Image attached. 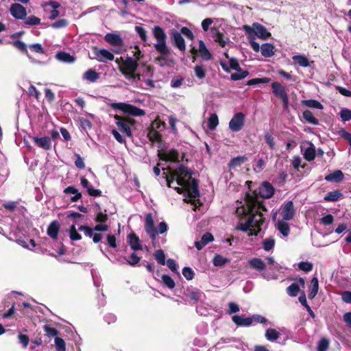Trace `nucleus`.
<instances>
[{
	"label": "nucleus",
	"mask_w": 351,
	"mask_h": 351,
	"mask_svg": "<svg viewBox=\"0 0 351 351\" xmlns=\"http://www.w3.org/2000/svg\"><path fill=\"white\" fill-rule=\"evenodd\" d=\"M193 172L183 165H180L176 170L172 171L169 176L165 177L168 187H172L171 184L176 180L177 184L186 188L190 198H197L200 196L198 180L192 178Z\"/></svg>",
	"instance_id": "1"
},
{
	"label": "nucleus",
	"mask_w": 351,
	"mask_h": 351,
	"mask_svg": "<svg viewBox=\"0 0 351 351\" xmlns=\"http://www.w3.org/2000/svg\"><path fill=\"white\" fill-rule=\"evenodd\" d=\"M147 137L152 144H157L159 148L158 156L160 160L165 162H179V153L178 150L172 149L169 152H164L165 147L160 133H147Z\"/></svg>",
	"instance_id": "2"
},
{
	"label": "nucleus",
	"mask_w": 351,
	"mask_h": 351,
	"mask_svg": "<svg viewBox=\"0 0 351 351\" xmlns=\"http://www.w3.org/2000/svg\"><path fill=\"white\" fill-rule=\"evenodd\" d=\"M245 201L246 207H242L243 215H254L255 219H259L260 215L264 217L261 211L267 212V209L263 202L248 193L245 195Z\"/></svg>",
	"instance_id": "3"
},
{
	"label": "nucleus",
	"mask_w": 351,
	"mask_h": 351,
	"mask_svg": "<svg viewBox=\"0 0 351 351\" xmlns=\"http://www.w3.org/2000/svg\"><path fill=\"white\" fill-rule=\"evenodd\" d=\"M137 67V60L133 58L127 57L119 66V70L126 79L132 83H137L141 80V75L135 73Z\"/></svg>",
	"instance_id": "4"
},
{
	"label": "nucleus",
	"mask_w": 351,
	"mask_h": 351,
	"mask_svg": "<svg viewBox=\"0 0 351 351\" xmlns=\"http://www.w3.org/2000/svg\"><path fill=\"white\" fill-rule=\"evenodd\" d=\"M152 34L156 40L154 44L155 49L161 56H167L170 53V49L167 45V35L164 29L160 26H154L152 28Z\"/></svg>",
	"instance_id": "5"
},
{
	"label": "nucleus",
	"mask_w": 351,
	"mask_h": 351,
	"mask_svg": "<svg viewBox=\"0 0 351 351\" xmlns=\"http://www.w3.org/2000/svg\"><path fill=\"white\" fill-rule=\"evenodd\" d=\"M167 224L165 221H162L159 223L158 231H157L154 226L152 214L151 213H149L148 214L146 215L145 221V229L153 242L156 240V235L158 233L163 234L167 230Z\"/></svg>",
	"instance_id": "6"
},
{
	"label": "nucleus",
	"mask_w": 351,
	"mask_h": 351,
	"mask_svg": "<svg viewBox=\"0 0 351 351\" xmlns=\"http://www.w3.org/2000/svg\"><path fill=\"white\" fill-rule=\"evenodd\" d=\"M242 29L247 34L249 39H254L256 36L262 40H267L271 36L267 29L258 23H254L252 26L244 25Z\"/></svg>",
	"instance_id": "7"
},
{
	"label": "nucleus",
	"mask_w": 351,
	"mask_h": 351,
	"mask_svg": "<svg viewBox=\"0 0 351 351\" xmlns=\"http://www.w3.org/2000/svg\"><path fill=\"white\" fill-rule=\"evenodd\" d=\"M110 107L113 110H119L124 114H127L133 117H141L145 114L143 109L137 108L132 104L123 102L112 103L110 104Z\"/></svg>",
	"instance_id": "8"
},
{
	"label": "nucleus",
	"mask_w": 351,
	"mask_h": 351,
	"mask_svg": "<svg viewBox=\"0 0 351 351\" xmlns=\"http://www.w3.org/2000/svg\"><path fill=\"white\" fill-rule=\"evenodd\" d=\"M115 123L121 132H131L132 130H136L135 120L129 117L114 116Z\"/></svg>",
	"instance_id": "9"
},
{
	"label": "nucleus",
	"mask_w": 351,
	"mask_h": 351,
	"mask_svg": "<svg viewBox=\"0 0 351 351\" xmlns=\"http://www.w3.org/2000/svg\"><path fill=\"white\" fill-rule=\"evenodd\" d=\"M274 193L275 189L272 184L267 181H264L260 184L258 190H254L253 196L256 198L258 196H260L264 199H269L274 195Z\"/></svg>",
	"instance_id": "10"
},
{
	"label": "nucleus",
	"mask_w": 351,
	"mask_h": 351,
	"mask_svg": "<svg viewBox=\"0 0 351 351\" xmlns=\"http://www.w3.org/2000/svg\"><path fill=\"white\" fill-rule=\"evenodd\" d=\"M273 93L280 98L285 109L288 108L289 97L285 87L279 82H274L271 85Z\"/></svg>",
	"instance_id": "11"
},
{
	"label": "nucleus",
	"mask_w": 351,
	"mask_h": 351,
	"mask_svg": "<svg viewBox=\"0 0 351 351\" xmlns=\"http://www.w3.org/2000/svg\"><path fill=\"white\" fill-rule=\"evenodd\" d=\"M169 34L173 45L180 51H184L186 50L185 41L180 32L176 29H171Z\"/></svg>",
	"instance_id": "12"
},
{
	"label": "nucleus",
	"mask_w": 351,
	"mask_h": 351,
	"mask_svg": "<svg viewBox=\"0 0 351 351\" xmlns=\"http://www.w3.org/2000/svg\"><path fill=\"white\" fill-rule=\"evenodd\" d=\"M95 58L100 62H107L114 60V56L112 53L105 49L95 48L93 50Z\"/></svg>",
	"instance_id": "13"
},
{
	"label": "nucleus",
	"mask_w": 351,
	"mask_h": 351,
	"mask_svg": "<svg viewBox=\"0 0 351 351\" xmlns=\"http://www.w3.org/2000/svg\"><path fill=\"white\" fill-rule=\"evenodd\" d=\"M295 215V210L292 201L287 202L282 206L281 216L283 220L289 221L292 219Z\"/></svg>",
	"instance_id": "14"
},
{
	"label": "nucleus",
	"mask_w": 351,
	"mask_h": 351,
	"mask_svg": "<svg viewBox=\"0 0 351 351\" xmlns=\"http://www.w3.org/2000/svg\"><path fill=\"white\" fill-rule=\"evenodd\" d=\"M10 14L16 19H25L27 12L25 7L20 3H13L10 8Z\"/></svg>",
	"instance_id": "15"
},
{
	"label": "nucleus",
	"mask_w": 351,
	"mask_h": 351,
	"mask_svg": "<svg viewBox=\"0 0 351 351\" xmlns=\"http://www.w3.org/2000/svg\"><path fill=\"white\" fill-rule=\"evenodd\" d=\"M245 120L244 114L241 112L237 113L234 115L229 123V127L233 132H237L241 130Z\"/></svg>",
	"instance_id": "16"
},
{
	"label": "nucleus",
	"mask_w": 351,
	"mask_h": 351,
	"mask_svg": "<svg viewBox=\"0 0 351 351\" xmlns=\"http://www.w3.org/2000/svg\"><path fill=\"white\" fill-rule=\"evenodd\" d=\"M127 241L131 249L134 252L143 250V245L140 239L134 232L128 235Z\"/></svg>",
	"instance_id": "17"
},
{
	"label": "nucleus",
	"mask_w": 351,
	"mask_h": 351,
	"mask_svg": "<svg viewBox=\"0 0 351 351\" xmlns=\"http://www.w3.org/2000/svg\"><path fill=\"white\" fill-rule=\"evenodd\" d=\"M32 141L37 147L45 150H49L51 148V140L49 136H32Z\"/></svg>",
	"instance_id": "18"
},
{
	"label": "nucleus",
	"mask_w": 351,
	"mask_h": 351,
	"mask_svg": "<svg viewBox=\"0 0 351 351\" xmlns=\"http://www.w3.org/2000/svg\"><path fill=\"white\" fill-rule=\"evenodd\" d=\"M211 32L215 41L221 47H224L229 42V38L221 33L217 28H211Z\"/></svg>",
	"instance_id": "19"
},
{
	"label": "nucleus",
	"mask_w": 351,
	"mask_h": 351,
	"mask_svg": "<svg viewBox=\"0 0 351 351\" xmlns=\"http://www.w3.org/2000/svg\"><path fill=\"white\" fill-rule=\"evenodd\" d=\"M184 295L193 300L194 302H197L203 294V293L197 288H187L184 293Z\"/></svg>",
	"instance_id": "20"
},
{
	"label": "nucleus",
	"mask_w": 351,
	"mask_h": 351,
	"mask_svg": "<svg viewBox=\"0 0 351 351\" xmlns=\"http://www.w3.org/2000/svg\"><path fill=\"white\" fill-rule=\"evenodd\" d=\"M249 217L245 223H239L236 229L246 232L250 230L258 219H255L254 215H248Z\"/></svg>",
	"instance_id": "21"
},
{
	"label": "nucleus",
	"mask_w": 351,
	"mask_h": 351,
	"mask_svg": "<svg viewBox=\"0 0 351 351\" xmlns=\"http://www.w3.org/2000/svg\"><path fill=\"white\" fill-rule=\"evenodd\" d=\"M60 228V223L56 220L53 221L49 225L47 230V233L52 239L56 240L58 238Z\"/></svg>",
	"instance_id": "22"
},
{
	"label": "nucleus",
	"mask_w": 351,
	"mask_h": 351,
	"mask_svg": "<svg viewBox=\"0 0 351 351\" xmlns=\"http://www.w3.org/2000/svg\"><path fill=\"white\" fill-rule=\"evenodd\" d=\"M105 40L113 46L121 47L123 45L121 37L116 34L108 33L104 37Z\"/></svg>",
	"instance_id": "23"
},
{
	"label": "nucleus",
	"mask_w": 351,
	"mask_h": 351,
	"mask_svg": "<svg viewBox=\"0 0 351 351\" xmlns=\"http://www.w3.org/2000/svg\"><path fill=\"white\" fill-rule=\"evenodd\" d=\"M232 321L237 326H249L252 324L253 319L252 317H243L236 315L232 317Z\"/></svg>",
	"instance_id": "24"
},
{
	"label": "nucleus",
	"mask_w": 351,
	"mask_h": 351,
	"mask_svg": "<svg viewBox=\"0 0 351 351\" xmlns=\"http://www.w3.org/2000/svg\"><path fill=\"white\" fill-rule=\"evenodd\" d=\"M249 265L251 268H253L258 271H264L266 269V265L265 262L258 258H253L249 261Z\"/></svg>",
	"instance_id": "25"
},
{
	"label": "nucleus",
	"mask_w": 351,
	"mask_h": 351,
	"mask_svg": "<svg viewBox=\"0 0 351 351\" xmlns=\"http://www.w3.org/2000/svg\"><path fill=\"white\" fill-rule=\"evenodd\" d=\"M261 51L265 58H270L274 55V46L271 43H264L261 46Z\"/></svg>",
	"instance_id": "26"
},
{
	"label": "nucleus",
	"mask_w": 351,
	"mask_h": 351,
	"mask_svg": "<svg viewBox=\"0 0 351 351\" xmlns=\"http://www.w3.org/2000/svg\"><path fill=\"white\" fill-rule=\"evenodd\" d=\"M56 58L58 60L65 63H73L75 58L69 53L64 51H59L56 53Z\"/></svg>",
	"instance_id": "27"
},
{
	"label": "nucleus",
	"mask_w": 351,
	"mask_h": 351,
	"mask_svg": "<svg viewBox=\"0 0 351 351\" xmlns=\"http://www.w3.org/2000/svg\"><path fill=\"white\" fill-rule=\"evenodd\" d=\"M199 51L203 60H209L212 58V55L203 40L199 41Z\"/></svg>",
	"instance_id": "28"
},
{
	"label": "nucleus",
	"mask_w": 351,
	"mask_h": 351,
	"mask_svg": "<svg viewBox=\"0 0 351 351\" xmlns=\"http://www.w3.org/2000/svg\"><path fill=\"white\" fill-rule=\"evenodd\" d=\"M318 288V279L317 277H313L311 282L310 290L308 295L309 299L312 300L315 298L317 293Z\"/></svg>",
	"instance_id": "29"
},
{
	"label": "nucleus",
	"mask_w": 351,
	"mask_h": 351,
	"mask_svg": "<svg viewBox=\"0 0 351 351\" xmlns=\"http://www.w3.org/2000/svg\"><path fill=\"white\" fill-rule=\"evenodd\" d=\"M99 77V74L95 70L90 69L83 75V79L90 82H96Z\"/></svg>",
	"instance_id": "30"
},
{
	"label": "nucleus",
	"mask_w": 351,
	"mask_h": 351,
	"mask_svg": "<svg viewBox=\"0 0 351 351\" xmlns=\"http://www.w3.org/2000/svg\"><path fill=\"white\" fill-rule=\"evenodd\" d=\"M247 160V158L245 156H240L233 158L230 161L228 166L230 169H234L237 167H240L243 162Z\"/></svg>",
	"instance_id": "31"
},
{
	"label": "nucleus",
	"mask_w": 351,
	"mask_h": 351,
	"mask_svg": "<svg viewBox=\"0 0 351 351\" xmlns=\"http://www.w3.org/2000/svg\"><path fill=\"white\" fill-rule=\"evenodd\" d=\"M277 229L284 236L287 237L290 232V226L289 223L282 220L277 223Z\"/></svg>",
	"instance_id": "32"
},
{
	"label": "nucleus",
	"mask_w": 351,
	"mask_h": 351,
	"mask_svg": "<svg viewBox=\"0 0 351 351\" xmlns=\"http://www.w3.org/2000/svg\"><path fill=\"white\" fill-rule=\"evenodd\" d=\"M265 218L263 217L262 215H260L259 219L256 220L254 224L253 225V226H254L256 228V230H250V233L249 234V235L250 236V235L257 236L258 234V233L261 231V226L265 223Z\"/></svg>",
	"instance_id": "33"
},
{
	"label": "nucleus",
	"mask_w": 351,
	"mask_h": 351,
	"mask_svg": "<svg viewBox=\"0 0 351 351\" xmlns=\"http://www.w3.org/2000/svg\"><path fill=\"white\" fill-rule=\"evenodd\" d=\"M292 59L295 64H298L300 66L307 67L309 66V60L304 56H302V55L293 56L292 57Z\"/></svg>",
	"instance_id": "34"
},
{
	"label": "nucleus",
	"mask_w": 351,
	"mask_h": 351,
	"mask_svg": "<svg viewBox=\"0 0 351 351\" xmlns=\"http://www.w3.org/2000/svg\"><path fill=\"white\" fill-rule=\"evenodd\" d=\"M302 119L304 121L313 124L317 125L318 123V120L314 117L313 113L308 110H304L302 114Z\"/></svg>",
	"instance_id": "35"
},
{
	"label": "nucleus",
	"mask_w": 351,
	"mask_h": 351,
	"mask_svg": "<svg viewBox=\"0 0 351 351\" xmlns=\"http://www.w3.org/2000/svg\"><path fill=\"white\" fill-rule=\"evenodd\" d=\"M280 336V333L273 328H268L265 331V337L271 341H276Z\"/></svg>",
	"instance_id": "36"
},
{
	"label": "nucleus",
	"mask_w": 351,
	"mask_h": 351,
	"mask_svg": "<svg viewBox=\"0 0 351 351\" xmlns=\"http://www.w3.org/2000/svg\"><path fill=\"white\" fill-rule=\"evenodd\" d=\"M302 104L311 108L322 109V105L315 99L302 100Z\"/></svg>",
	"instance_id": "37"
},
{
	"label": "nucleus",
	"mask_w": 351,
	"mask_h": 351,
	"mask_svg": "<svg viewBox=\"0 0 351 351\" xmlns=\"http://www.w3.org/2000/svg\"><path fill=\"white\" fill-rule=\"evenodd\" d=\"M43 330L45 332V335L48 337H56L58 334V331L56 328L51 326L50 324H45L43 326Z\"/></svg>",
	"instance_id": "38"
},
{
	"label": "nucleus",
	"mask_w": 351,
	"mask_h": 351,
	"mask_svg": "<svg viewBox=\"0 0 351 351\" xmlns=\"http://www.w3.org/2000/svg\"><path fill=\"white\" fill-rule=\"evenodd\" d=\"M194 72L198 79H204L206 77V69L202 64H197L194 67Z\"/></svg>",
	"instance_id": "39"
},
{
	"label": "nucleus",
	"mask_w": 351,
	"mask_h": 351,
	"mask_svg": "<svg viewBox=\"0 0 351 351\" xmlns=\"http://www.w3.org/2000/svg\"><path fill=\"white\" fill-rule=\"evenodd\" d=\"M123 258L126 261L128 264H129L131 266H135L136 265L141 261V257L137 256L136 252L134 251L133 253L131 254V255L127 258L123 257Z\"/></svg>",
	"instance_id": "40"
},
{
	"label": "nucleus",
	"mask_w": 351,
	"mask_h": 351,
	"mask_svg": "<svg viewBox=\"0 0 351 351\" xmlns=\"http://www.w3.org/2000/svg\"><path fill=\"white\" fill-rule=\"evenodd\" d=\"M300 292L299 285L293 282L287 288V293L291 297H295Z\"/></svg>",
	"instance_id": "41"
},
{
	"label": "nucleus",
	"mask_w": 351,
	"mask_h": 351,
	"mask_svg": "<svg viewBox=\"0 0 351 351\" xmlns=\"http://www.w3.org/2000/svg\"><path fill=\"white\" fill-rule=\"evenodd\" d=\"M162 283L167 287V288L170 289H173L175 286V282L172 279V278L167 275V274H163L161 277Z\"/></svg>",
	"instance_id": "42"
},
{
	"label": "nucleus",
	"mask_w": 351,
	"mask_h": 351,
	"mask_svg": "<svg viewBox=\"0 0 351 351\" xmlns=\"http://www.w3.org/2000/svg\"><path fill=\"white\" fill-rule=\"evenodd\" d=\"M343 178L344 176L341 170H335L330 173V182H340Z\"/></svg>",
	"instance_id": "43"
},
{
	"label": "nucleus",
	"mask_w": 351,
	"mask_h": 351,
	"mask_svg": "<svg viewBox=\"0 0 351 351\" xmlns=\"http://www.w3.org/2000/svg\"><path fill=\"white\" fill-rule=\"evenodd\" d=\"M219 124L218 117L216 114H212L208 120V127L210 130H214Z\"/></svg>",
	"instance_id": "44"
},
{
	"label": "nucleus",
	"mask_w": 351,
	"mask_h": 351,
	"mask_svg": "<svg viewBox=\"0 0 351 351\" xmlns=\"http://www.w3.org/2000/svg\"><path fill=\"white\" fill-rule=\"evenodd\" d=\"M69 237H70V239L72 240V241H79V240L82 239V236H81L80 234H79L77 232L75 224H73L70 227Z\"/></svg>",
	"instance_id": "45"
},
{
	"label": "nucleus",
	"mask_w": 351,
	"mask_h": 351,
	"mask_svg": "<svg viewBox=\"0 0 351 351\" xmlns=\"http://www.w3.org/2000/svg\"><path fill=\"white\" fill-rule=\"evenodd\" d=\"M155 259L157 261V262L161 265H165V254L162 250H158L155 252L154 254Z\"/></svg>",
	"instance_id": "46"
},
{
	"label": "nucleus",
	"mask_w": 351,
	"mask_h": 351,
	"mask_svg": "<svg viewBox=\"0 0 351 351\" xmlns=\"http://www.w3.org/2000/svg\"><path fill=\"white\" fill-rule=\"evenodd\" d=\"M228 261V259L223 257L221 255L216 254L213 258V265L217 267H220L224 265Z\"/></svg>",
	"instance_id": "47"
},
{
	"label": "nucleus",
	"mask_w": 351,
	"mask_h": 351,
	"mask_svg": "<svg viewBox=\"0 0 351 351\" xmlns=\"http://www.w3.org/2000/svg\"><path fill=\"white\" fill-rule=\"evenodd\" d=\"M275 239L273 238H267L263 241V247L265 251H270L274 247Z\"/></svg>",
	"instance_id": "48"
},
{
	"label": "nucleus",
	"mask_w": 351,
	"mask_h": 351,
	"mask_svg": "<svg viewBox=\"0 0 351 351\" xmlns=\"http://www.w3.org/2000/svg\"><path fill=\"white\" fill-rule=\"evenodd\" d=\"M248 75L249 72L247 71L241 69L240 71H237V73L232 74L230 78L232 80L237 81L246 77Z\"/></svg>",
	"instance_id": "49"
},
{
	"label": "nucleus",
	"mask_w": 351,
	"mask_h": 351,
	"mask_svg": "<svg viewBox=\"0 0 351 351\" xmlns=\"http://www.w3.org/2000/svg\"><path fill=\"white\" fill-rule=\"evenodd\" d=\"M24 23L27 25H37L40 23V19L34 15H30L25 17Z\"/></svg>",
	"instance_id": "50"
},
{
	"label": "nucleus",
	"mask_w": 351,
	"mask_h": 351,
	"mask_svg": "<svg viewBox=\"0 0 351 351\" xmlns=\"http://www.w3.org/2000/svg\"><path fill=\"white\" fill-rule=\"evenodd\" d=\"M56 351H66V343L63 339L56 337L55 338Z\"/></svg>",
	"instance_id": "51"
},
{
	"label": "nucleus",
	"mask_w": 351,
	"mask_h": 351,
	"mask_svg": "<svg viewBox=\"0 0 351 351\" xmlns=\"http://www.w3.org/2000/svg\"><path fill=\"white\" fill-rule=\"evenodd\" d=\"M182 274L187 280H191L195 276V273L191 267H184L182 269Z\"/></svg>",
	"instance_id": "52"
},
{
	"label": "nucleus",
	"mask_w": 351,
	"mask_h": 351,
	"mask_svg": "<svg viewBox=\"0 0 351 351\" xmlns=\"http://www.w3.org/2000/svg\"><path fill=\"white\" fill-rule=\"evenodd\" d=\"M313 265L311 263L306 261V262H300L298 264V268L305 272H309L313 269Z\"/></svg>",
	"instance_id": "53"
},
{
	"label": "nucleus",
	"mask_w": 351,
	"mask_h": 351,
	"mask_svg": "<svg viewBox=\"0 0 351 351\" xmlns=\"http://www.w3.org/2000/svg\"><path fill=\"white\" fill-rule=\"evenodd\" d=\"M94 220L97 223H106L108 220V216L107 214L100 211L96 213Z\"/></svg>",
	"instance_id": "54"
},
{
	"label": "nucleus",
	"mask_w": 351,
	"mask_h": 351,
	"mask_svg": "<svg viewBox=\"0 0 351 351\" xmlns=\"http://www.w3.org/2000/svg\"><path fill=\"white\" fill-rule=\"evenodd\" d=\"M329 346V341L326 338H322L317 344V351H326Z\"/></svg>",
	"instance_id": "55"
},
{
	"label": "nucleus",
	"mask_w": 351,
	"mask_h": 351,
	"mask_svg": "<svg viewBox=\"0 0 351 351\" xmlns=\"http://www.w3.org/2000/svg\"><path fill=\"white\" fill-rule=\"evenodd\" d=\"M304 158L308 161L313 160L315 157V149L311 147L307 148L304 152Z\"/></svg>",
	"instance_id": "56"
},
{
	"label": "nucleus",
	"mask_w": 351,
	"mask_h": 351,
	"mask_svg": "<svg viewBox=\"0 0 351 351\" xmlns=\"http://www.w3.org/2000/svg\"><path fill=\"white\" fill-rule=\"evenodd\" d=\"M78 230L83 231L85 235L89 237H92L95 232L94 228H90L86 225L80 226Z\"/></svg>",
	"instance_id": "57"
},
{
	"label": "nucleus",
	"mask_w": 351,
	"mask_h": 351,
	"mask_svg": "<svg viewBox=\"0 0 351 351\" xmlns=\"http://www.w3.org/2000/svg\"><path fill=\"white\" fill-rule=\"evenodd\" d=\"M135 30H136V33L138 34L139 37L141 38V40L143 42H146L147 40V35L146 30L141 26H136Z\"/></svg>",
	"instance_id": "58"
},
{
	"label": "nucleus",
	"mask_w": 351,
	"mask_h": 351,
	"mask_svg": "<svg viewBox=\"0 0 351 351\" xmlns=\"http://www.w3.org/2000/svg\"><path fill=\"white\" fill-rule=\"evenodd\" d=\"M269 82L267 78H254L247 82V86H253L258 84H264Z\"/></svg>",
	"instance_id": "59"
},
{
	"label": "nucleus",
	"mask_w": 351,
	"mask_h": 351,
	"mask_svg": "<svg viewBox=\"0 0 351 351\" xmlns=\"http://www.w3.org/2000/svg\"><path fill=\"white\" fill-rule=\"evenodd\" d=\"M339 114L341 119L344 121L351 119V110L348 108H343Z\"/></svg>",
	"instance_id": "60"
},
{
	"label": "nucleus",
	"mask_w": 351,
	"mask_h": 351,
	"mask_svg": "<svg viewBox=\"0 0 351 351\" xmlns=\"http://www.w3.org/2000/svg\"><path fill=\"white\" fill-rule=\"evenodd\" d=\"M106 241L110 247L116 248L117 247V239L114 234H108L106 237Z\"/></svg>",
	"instance_id": "61"
},
{
	"label": "nucleus",
	"mask_w": 351,
	"mask_h": 351,
	"mask_svg": "<svg viewBox=\"0 0 351 351\" xmlns=\"http://www.w3.org/2000/svg\"><path fill=\"white\" fill-rule=\"evenodd\" d=\"M75 156L76 157V160L75 161V167L79 169H84L86 166L83 158L80 156L79 154H75Z\"/></svg>",
	"instance_id": "62"
},
{
	"label": "nucleus",
	"mask_w": 351,
	"mask_h": 351,
	"mask_svg": "<svg viewBox=\"0 0 351 351\" xmlns=\"http://www.w3.org/2000/svg\"><path fill=\"white\" fill-rule=\"evenodd\" d=\"M180 34H182L187 38L191 40H193L195 38L193 33L192 31L186 27H183L180 29Z\"/></svg>",
	"instance_id": "63"
},
{
	"label": "nucleus",
	"mask_w": 351,
	"mask_h": 351,
	"mask_svg": "<svg viewBox=\"0 0 351 351\" xmlns=\"http://www.w3.org/2000/svg\"><path fill=\"white\" fill-rule=\"evenodd\" d=\"M20 343L22 344L23 348H27L29 342V338L27 335L19 334L18 336Z\"/></svg>",
	"instance_id": "64"
}]
</instances>
